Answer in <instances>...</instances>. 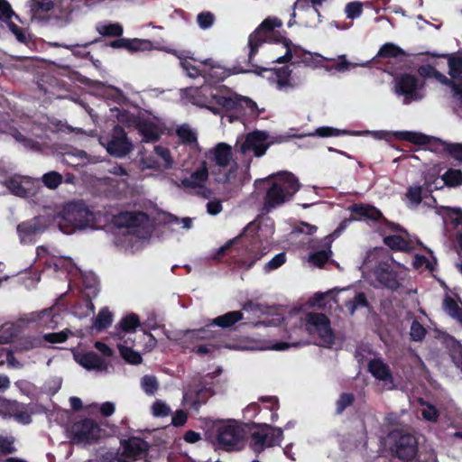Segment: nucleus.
Instances as JSON below:
<instances>
[{"label": "nucleus", "instance_id": "nucleus-1", "mask_svg": "<svg viewBox=\"0 0 462 462\" xmlns=\"http://www.w3.org/2000/svg\"><path fill=\"white\" fill-rule=\"evenodd\" d=\"M254 184L257 189H260V185H264L263 206L266 212L290 201L300 187L298 179L291 172L256 180Z\"/></svg>", "mask_w": 462, "mask_h": 462}, {"label": "nucleus", "instance_id": "nucleus-2", "mask_svg": "<svg viewBox=\"0 0 462 462\" xmlns=\"http://www.w3.org/2000/svg\"><path fill=\"white\" fill-rule=\"evenodd\" d=\"M235 251L236 254H233V257H237L235 260L236 265L238 268H245L246 270L251 269L268 252L266 247L263 246L259 237L253 236L250 239L247 237H236L220 246L215 252L212 258L216 261H220L225 255L234 254Z\"/></svg>", "mask_w": 462, "mask_h": 462}, {"label": "nucleus", "instance_id": "nucleus-3", "mask_svg": "<svg viewBox=\"0 0 462 462\" xmlns=\"http://www.w3.org/2000/svg\"><path fill=\"white\" fill-rule=\"evenodd\" d=\"M282 23L276 17H267L260 25L249 35L248 38V65L251 69H239L236 73H249L253 72L256 75L262 76L263 72L269 70L267 68L260 67L253 63L254 56L257 54L259 47L264 42L280 43L286 37L282 36L275 28L282 27Z\"/></svg>", "mask_w": 462, "mask_h": 462}, {"label": "nucleus", "instance_id": "nucleus-4", "mask_svg": "<svg viewBox=\"0 0 462 462\" xmlns=\"http://www.w3.org/2000/svg\"><path fill=\"white\" fill-rule=\"evenodd\" d=\"M201 92H208L212 101L219 107L228 111H235L237 116H258L261 111L257 104L247 97H243L231 90L225 85L211 86L205 85L200 87Z\"/></svg>", "mask_w": 462, "mask_h": 462}, {"label": "nucleus", "instance_id": "nucleus-5", "mask_svg": "<svg viewBox=\"0 0 462 462\" xmlns=\"http://www.w3.org/2000/svg\"><path fill=\"white\" fill-rule=\"evenodd\" d=\"M221 370L217 369L189 385L183 393V400L191 409L199 411L202 405L208 402L209 398L216 394L217 390L221 387L218 379Z\"/></svg>", "mask_w": 462, "mask_h": 462}, {"label": "nucleus", "instance_id": "nucleus-6", "mask_svg": "<svg viewBox=\"0 0 462 462\" xmlns=\"http://www.w3.org/2000/svg\"><path fill=\"white\" fill-rule=\"evenodd\" d=\"M94 222V213L83 202L72 201L64 206L59 226L63 233L72 234L91 227Z\"/></svg>", "mask_w": 462, "mask_h": 462}, {"label": "nucleus", "instance_id": "nucleus-7", "mask_svg": "<svg viewBox=\"0 0 462 462\" xmlns=\"http://www.w3.org/2000/svg\"><path fill=\"white\" fill-rule=\"evenodd\" d=\"M390 437L392 439L390 452L393 457L402 462H411L416 459L419 453V443L415 435L403 430H395Z\"/></svg>", "mask_w": 462, "mask_h": 462}, {"label": "nucleus", "instance_id": "nucleus-8", "mask_svg": "<svg viewBox=\"0 0 462 462\" xmlns=\"http://www.w3.org/2000/svg\"><path fill=\"white\" fill-rule=\"evenodd\" d=\"M244 319V314L240 310L228 311L221 316L215 318L211 323L199 329L186 330L181 338L183 343L192 342L194 340H202L212 337L213 331L211 328L217 326L223 328H231L233 325Z\"/></svg>", "mask_w": 462, "mask_h": 462}, {"label": "nucleus", "instance_id": "nucleus-9", "mask_svg": "<svg viewBox=\"0 0 462 462\" xmlns=\"http://www.w3.org/2000/svg\"><path fill=\"white\" fill-rule=\"evenodd\" d=\"M352 214L360 217H365L375 222H379L377 231L380 236H385L388 232L403 233L408 235V231L398 223L388 220L380 209L372 205L363 203L353 204L350 207Z\"/></svg>", "mask_w": 462, "mask_h": 462}, {"label": "nucleus", "instance_id": "nucleus-10", "mask_svg": "<svg viewBox=\"0 0 462 462\" xmlns=\"http://www.w3.org/2000/svg\"><path fill=\"white\" fill-rule=\"evenodd\" d=\"M70 440L75 445L97 442L101 434L100 426L92 419L75 421L70 427Z\"/></svg>", "mask_w": 462, "mask_h": 462}, {"label": "nucleus", "instance_id": "nucleus-11", "mask_svg": "<svg viewBox=\"0 0 462 462\" xmlns=\"http://www.w3.org/2000/svg\"><path fill=\"white\" fill-rule=\"evenodd\" d=\"M373 273L376 282L386 289L395 291L401 287L396 263L392 256L379 261Z\"/></svg>", "mask_w": 462, "mask_h": 462}, {"label": "nucleus", "instance_id": "nucleus-12", "mask_svg": "<svg viewBox=\"0 0 462 462\" xmlns=\"http://www.w3.org/2000/svg\"><path fill=\"white\" fill-rule=\"evenodd\" d=\"M50 220L45 216H37L17 225L16 230L22 244H34L37 237L48 228Z\"/></svg>", "mask_w": 462, "mask_h": 462}, {"label": "nucleus", "instance_id": "nucleus-13", "mask_svg": "<svg viewBox=\"0 0 462 462\" xmlns=\"http://www.w3.org/2000/svg\"><path fill=\"white\" fill-rule=\"evenodd\" d=\"M393 82L394 93L398 96H403L405 104L420 98L418 90L423 87V83L420 84L415 75L410 73L397 74L394 76Z\"/></svg>", "mask_w": 462, "mask_h": 462}, {"label": "nucleus", "instance_id": "nucleus-14", "mask_svg": "<svg viewBox=\"0 0 462 462\" xmlns=\"http://www.w3.org/2000/svg\"><path fill=\"white\" fill-rule=\"evenodd\" d=\"M102 144L111 156L116 158H123L133 150L131 140L128 138L124 127L119 125L113 127L110 139Z\"/></svg>", "mask_w": 462, "mask_h": 462}, {"label": "nucleus", "instance_id": "nucleus-15", "mask_svg": "<svg viewBox=\"0 0 462 462\" xmlns=\"http://www.w3.org/2000/svg\"><path fill=\"white\" fill-rule=\"evenodd\" d=\"M307 327L310 331H316L328 346L335 343V335L330 326L329 319L323 313H309L307 315Z\"/></svg>", "mask_w": 462, "mask_h": 462}, {"label": "nucleus", "instance_id": "nucleus-16", "mask_svg": "<svg viewBox=\"0 0 462 462\" xmlns=\"http://www.w3.org/2000/svg\"><path fill=\"white\" fill-rule=\"evenodd\" d=\"M244 437V428L235 420H228L217 428V440L226 449L239 444Z\"/></svg>", "mask_w": 462, "mask_h": 462}, {"label": "nucleus", "instance_id": "nucleus-17", "mask_svg": "<svg viewBox=\"0 0 462 462\" xmlns=\"http://www.w3.org/2000/svg\"><path fill=\"white\" fill-rule=\"evenodd\" d=\"M121 456L127 462L142 459L148 455L150 444L140 437H129L120 440Z\"/></svg>", "mask_w": 462, "mask_h": 462}, {"label": "nucleus", "instance_id": "nucleus-18", "mask_svg": "<svg viewBox=\"0 0 462 462\" xmlns=\"http://www.w3.org/2000/svg\"><path fill=\"white\" fill-rule=\"evenodd\" d=\"M27 404L8 399H0V416L14 417L18 422L27 425L32 422V412Z\"/></svg>", "mask_w": 462, "mask_h": 462}, {"label": "nucleus", "instance_id": "nucleus-19", "mask_svg": "<svg viewBox=\"0 0 462 462\" xmlns=\"http://www.w3.org/2000/svg\"><path fill=\"white\" fill-rule=\"evenodd\" d=\"M267 139L268 134L263 131L249 133L241 145V152L245 153L252 151L256 157H261L266 152L269 147V143H266Z\"/></svg>", "mask_w": 462, "mask_h": 462}, {"label": "nucleus", "instance_id": "nucleus-20", "mask_svg": "<svg viewBox=\"0 0 462 462\" xmlns=\"http://www.w3.org/2000/svg\"><path fill=\"white\" fill-rule=\"evenodd\" d=\"M232 148L226 143H218L205 152L207 163L208 162L210 166L214 164L219 168L227 167L232 160Z\"/></svg>", "mask_w": 462, "mask_h": 462}, {"label": "nucleus", "instance_id": "nucleus-21", "mask_svg": "<svg viewBox=\"0 0 462 462\" xmlns=\"http://www.w3.org/2000/svg\"><path fill=\"white\" fill-rule=\"evenodd\" d=\"M148 215L144 212L122 211L114 216L113 223L117 227H140L148 221Z\"/></svg>", "mask_w": 462, "mask_h": 462}, {"label": "nucleus", "instance_id": "nucleus-22", "mask_svg": "<svg viewBox=\"0 0 462 462\" xmlns=\"http://www.w3.org/2000/svg\"><path fill=\"white\" fill-rule=\"evenodd\" d=\"M394 136L399 140L410 142L417 145H431L435 151L439 150L436 137H431L421 133L411 131H399L394 133Z\"/></svg>", "mask_w": 462, "mask_h": 462}, {"label": "nucleus", "instance_id": "nucleus-23", "mask_svg": "<svg viewBox=\"0 0 462 462\" xmlns=\"http://www.w3.org/2000/svg\"><path fill=\"white\" fill-rule=\"evenodd\" d=\"M76 361L87 370L106 371L107 364L94 351H88L75 356Z\"/></svg>", "mask_w": 462, "mask_h": 462}, {"label": "nucleus", "instance_id": "nucleus-24", "mask_svg": "<svg viewBox=\"0 0 462 462\" xmlns=\"http://www.w3.org/2000/svg\"><path fill=\"white\" fill-rule=\"evenodd\" d=\"M208 179V167L206 161H202L200 166L193 171L189 177L183 178L180 184L185 189H196Z\"/></svg>", "mask_w": 462, "mask_h": 462}, {"label": "nucleus", "instance_id": "nucleus-25", "mask_svg": "<svg viewBox=\"0 0 462 462\" xmlns=\"http://www.w3.org/2000/svg\"><path fill=\"white\" fill-rule=\"evenodd\" d=\"M60 319V315L55 312L53 308H50L35 314L32 319L37 323L39 328L54 329L57 328Z\"/></svg>", "mask_w": 462, "mask_h": 462}, {"label": "nucleus", "instance_id": "nucleus-26", "mask_svg": "<svg viewBox=\"0 0 462 462\" xmlns=\"http://www.w3.org/2000/svg\"><path fill=\"white\" fill-rule=\"evenodd\" d=\"M139 133L143 138V141L157 142L162 134V128L154 122L148 119H142L136 125Z\"/></svg>", "mask_w": 462, "mask_h": 462}, {"label": "nucleus", "instance_id": "nucleus-27", "mask_svg": "<svg viewBox=\"0 0 462 462\" xmlns=\"http://www.w3.org/2000/svg\"><path fill=\"white\" fill-rule=\"evenodd\" d=\"M368 371L374 378L380 381H388L393 378L389 365L380 358H374L369 361Z\"/></svg>", "mask_w": 462, "mask_h": 462}, {"label": "nucleus", "instance_id": "nucleus-28", "mask_svg": "<svg viewBox=\"0 0 462 462\" xmlns=\"http://www.w3.org/2000/svg\"><path fill=\"white\" fill-rule=\"evenodd\" d=\"M383 244L393 251L409 252L412 249L411 241L400 235L385 236Z\"/></svg>", "mask_w": 462, "mask_h": 462}, {"label": "nucleus", "instance_id": "nucleus-29", "mask_svg": "<svg viewBox=\"0 0 462 462\" xmlns=\"http://www.w3.org/2000/svg\"><path fill=\"white\" fill-rule=\"evenodd\" d=\"M140 326V319L135 313L128 314L121 319L119 323L116 325V333H132Z\"/></svg>", "mask_w": 462, "mask_h": 462}, {"label": "nucleus", "instance_id": "nucleus-30", "mask_svg": "<svg viewBox=\"0 0 462 462\" xmlns=\"http://www.w3.org/2000/svg\"><path fill=\"white\" fill-rule=\"evenodd\" d=\"M293 47V64L302 63L308 67H316L318 60L310 51L303 50L300 46L292 43Z\"/></svg>", "mask_w": 462, "mask_h": 462}, {"label": "nucleus", "instance_id": "nucleus-31", "mask_svg": "<svg viewBox=\"0 0 462 462\" xmlns=\"http://www.w3.org/2000/svg\"><path fill=\"white\" fill-rule=\"evenodd\" d=\"M101 41H102L101 38H97V39H94V40H92L90 42H85L83 44H79V43L65 44V43H58V42H53V43H51V44L52 46H54V47H61V48L69 50V51H71L72 54L77 56V57L88 58L90 55V52L87 51L85 50H79V48L86 49L88 46H90L91 44L99 42Z\"/></svg>", "mask_w": 462, "mask_h": 462}, {"label": "nucleus", "instance_id": "nucleus-32", "mask_svg": "<svg viewBox=\"0 0 462 462\" xmlns=\"http://www.w3.org/2000/svg\"><path fill=\"white\" fill-rule=\"evenodd\" d=\"M439 146V150L447 152L453 159L462 164V143H448L440 139H436Z\"/></svg>", "mask_w": 462, "mask_h": 462}, {"label": "nucleus", "instance_id": "nucleus-33", "mask_svg": "<svg viewBox=\"0 0 462 462\" xmlns=\"http://www.w3.org/2000/svg\"><path fill=\"white\" fill-rule=\"evenodd\" d=\"M440 57L448 59V75L452 79H461L462 74V55L443 54Z\"/></svg>", "mask_w": 462, "mask_h": 462}, {"label": "nucleus", "instance_id": "nucleus-34", "mask_svg": "<svg viewBox=\"0 0 462 462\" xmlns=\"http://www.w3.org/2000/svg\"><path fill=\"white\" fill-rule=\"evenodd\" d=\"M443 309L448 316L455 319L462 326V309L452 297H445Z\"/></svg>", "mask_w": 462, "mask_h": 462}, {"label": "nucleus", "instance_id": "nucleus-35", "mask_svg": "<svg viewBox=\"0 0 462 462\" xmlns=\"http://www.w3.org/2000/svg\"><path fill=\"white\" fill-rule=\"evenodd\" d=\"M277 78V88L279 89H287L294 88L291 81V70L287 67H282L274 69Z\"/></svg>", "mask_w": 462, "mask_h": 462}, {"label": "nucleus", "instance_id": "nucleus-36", "mask_svg": "<svg viewBox=\"0 0 462 462\" xmlns=\"http://www.w3.org/2000/svg\"><path fill=\"white\" fill-rule=\"evenodd\" d=\"M406 56V52L393 42L384 43L377 52L378 58H399Z\"/></svg>", "mask_w": 462, "mask_h": 462}, {"label": "nucleus", "instance_id": "nucleus-37", "mask_svg": "<svg viewBox=\"0 0 462 462\" xmlns=\"http://www.w3.org/2000/svg\"><path fill=\"white\" fill-rule=\"evenodd\" d=\"M344 306L352 316L358 308H367L369 302L364 292H357L352 300H346Z\"/></svg>", "mask_w": 462, "mask_h": 462}, {"label": "nucleus", "instance_id": "nucleus-38", "mask_svg": "<svg viewBox=\"0 0 462 462\" xmlns=\"http://www.w3.org/2000/svg\"><path fill=\"white\" fill-rule=\"evenodd\" d=\"M444 184L450 188H456L462 185V171L458 169L449 168L441 176Z\"/></svg>", "mask_w": 462, "mask_h": 462}, {"label": "nucleus", "instance_id": "nucleus-39", "mask_svg": "<svg viewBox=\"0 0 462 462\" xmlns=\"http://www.w3.org/2000/svg\"><path fill=\"white\" fill-rule=\"evenodd\" d=\"M113 321V315L109 311L108 308H103L98 312L94 321V327L98 330L102 331L106 329Z\"/></svg>", "mask_w": 462, "mask_h": 462}, {"label": "nucleus", "instance_id": "nucleus-40", "mask_svg": "<svg viewBox=\"0 0 462 462\" xmlns=\"http://www.w3.org/2000/svg\"><path fill=\"white\" fill-rule=\"evenodd\" d=\"M96 29L100 35L108 37H120L124 32L123 26L119 23H98Z\"/></svg>", "mask_w": 462, "mask_h": 462}, {"label": "nucleus", "instance_id": "nucleus-41", "mask_svg": "<svg viewBox=\"0 0 462 462\" xmlns=\"http://www.w3.org/2000/svg\"><path fill=\"white\" fill-rule=\"evenodd\" d=\"M11 134L16 142L22 143L26 149H29L32 151H40L41 150V144L39 142L35 141L34 139L26 137L17 129H14L11 133Z\"/></svg>", "mask_w": 462, "mask_h": 462}, {"label": "nucleus", "instance_id": "nucleus-42", "mask_svg": "<svg viewBox=\"0 0 462 462\" xmlns=\"http://www.w3.org/2000/svg\"><path fill=\"white\" fill-rule=\"evenodd\" d=\"M355 395L352 393H342L336 402V414L340 415L344 411L355 402Z\"/></svg>", "mask_w": 462, "mask_h": 462}, {"label": "nucleus", "instance_id": "nucleus-43", "mask_svg": "<svg viewBox=\"0 0 462 462\" xmlns=\"http://www.w3.org/2000/svg\"><path fill=\"white\" fill-rule=\"evenodd\" d=\"M42 180L45 187L55 189L62 183L63 177L60 172L51 171L43 174Z\"/></svg>", "mask_w": 462, "mask_h": 462}, {"label": "nucleus", "instance_id": "nucleus-44", "mask_svg": "<svg viewBox=\"0 0 462 462\" xmlns=\"http://www.w3.org/2000/svg\"><path fill=\"white\" fill-rule=\"evenodd\" d=\"M41 346H42V338L41 337H29L21 339L16 347L20 351H29Z\"/></svg>", "mask_w": 462, "mask_h": 462}, {"label": "nucleus", "instance_id": "nucleus-45", "mask_svg": "<svg viewBox=\"0 0 462 462\" xmlns=\"http://www.w3.org/2000/svg\"><path fill=\"white\" fill-rule=\"evenodd\" d=\"M269 433L254 431L251 434V447L254 451H261L264 445L268 446Z\"/></svg>", "mask_w": 462, "mask_h": 462}, {"label": "nucleus", "instance_id": "nucleus-46", "mask_svg": "<svg viewBox=\"0 0 462 462\" xmlns=\"http://www.w3.org/2000/svg\"><path fill=\"white\" fill-rule=\"evenodd\" d=\"M269 307L255 303L252 300H247L244 303L242 310L245 312L252 313L255 318H261L262 315L268 313Z\"/></svg>", "mask_w": 462, "mask_h": 462}, {"label": "nucleus", "instance_id": "nucleus-47", "mask_svg": "<svg viewBox=\"0 0 462 462\" xmlns=\"http://www.w3.org/2000/svg\"><path fill=\"white\" fill-rule=\"evenodd\" d=\"M423 188L421 186H410L406 191V198L411 202V206H419L423 199Z\"/></svg>", "mask_w": 462, "mask_h": 462}, {"label": "nucleus", "instance_id": "nucleus-48", "mask_svg": "<svg viewBox=\"0 0 462 462\" xmlns=\"http://www.w3.org/2000/svg\"><path fill=\"white\" fill-rule=\"evenodd\" d=\"M122 357L131 365H139L143 361L142 356L128 346H119Z\"/></svg>", "mask_w": 462, "mask_h": 462}, {"label": "nucleus", "instance_id": "nucleus-49", "mask_svg": "<svg viewBox=\"0 0 462 462\" xmlns=\"http://www.w3.org/2000/svg\"><path fill=\"white\" fill-rule=\"evenodd\" d=\"M332 252L328 250H319L310 255V261L318 267H323L331 256Z\"/></svg>", "mask_w": 462, "mask_h": 462}, {"label": "nucleus", "instance_id": "nucleus-50", "mask_svg": "<svg viewBox=\"0 0 462 462\" xmlns=\"http://www.w3.org/2000/svg\"><path fill=\"white\" fill-rule=\"evenodd\" d=\"M177 135L184 144H192L197 142L196 134L188 126H180L177 129Z\"/></svg>", "mask_w": 462, "mask_h": 462}, {"label": "nucleus", "instance_id": "nucleus-51", "mask_svg": "<svg viewBox=\"0 0 462 462\" xmlns=\"http://www.w3.org/2000/svg\"><path fill=\"white\" fill-rule=\"evenodd\" d=\"M142 388L148 395H153L158 390L159 384L153 375H144L141 381Z\"/></svg>", "mask_w": 462, "mask_h": 462}, {"label": "nucleus", "instance_id": "nucleus-52", "mask_svg": "<svg viewBox=\"0 0 462 462\" xmlns=\"http://www.w3.org/2000/svg\"><path fill=\"white\" fill-rule=\"evenodd\" d=\"M69 333V329H65L57 333L44 334L42 337V342L45 341L51 344L63 343L68 339Z\"/></svg>", "mask_w": 462, "mask_h": 462}, {"label": "nucleus", "instance_id": "nucleus-53", "mask_svg": "<svg viewBox=\"0 0 462 462\" xmlns=\"http://www.w3.org/2000/svg\"><path fill=\"white\" fill-rule=\"evenodd\" d=\"M425 328L416 319H414L411 325V338L413 341L419 342L421 341L426 336Z\"/></svg>", "mask_w": 462, "mask_h": 462}, {"label": "nucleus", "instance_id": "nucleus-54", "mask_svg": "<svg viewBox=\"0 0 462 462\" xmlns=\"http://www.w3.org/2000/svg\"><path fill=\"white\" fill-rule=\"evenodd\" d=\"M155 153L163 161L165 169H171L173 166V160L171 152L168 148L158 145L154 148Z\"/></svg>", "mask_w": 462, "mask_h": 462}, {"label": "nucleus", "instance_id": "nucleus-55", "mask_svg": "<svg viewBox=\"0 0 462 462\" xmlns=\"http://www.w3.org/2000/svg\"><path fill=\"white\" fill-rule=\"evenodd\" d=\"M13 16L19 19L18 15L12 9L11 5L6 0H0V20L6 23Z\"/></svg>", "mask_w": 462, "mask_h": 462}, {"label": "nucleus", "instance_id": "nucleus-56", "mask_svg": "<svg viewBox=\"0 0 462 462\" xmlns=\"http://www.w3.org/2000/svg\"><path fill=\"white\" fill-rule=\"evenodd\" d=\"M127 51L131 52L139 51H146L151 47V42L149 40H141V39H129Z\"/></svg>", "mask_w": 462, "mask_h": 462}, {"label": "nucleus", "instance_id": "nucleus-57", "mask_svg": "<svg viewBox=\"0 0 462 462\" xmlns=\"http://www.w3.org/2000/svg\"><path fill=\"white\" fill-rule=\"evenodd\" d=\"M286 262V254L284 252L277 254L271 261L265 263L263 270L266 273L276 270Z\"/></svg>", "mask_w": 462, "mask_h": 462}, {"label": "nucleus", "instance_id": "nucleus-58", "mask_svg": "<svg viewBox=\"0 0 462 462\" xmlns=\"http://www.w3.org/2000/svg\"><path fill=\"white\" fill-rule=\"evenodd\" d=\"M14 440L12 436H0V452L5 455L14 453L16 451L14 446Z\"/></svg>", "mask_w": 462, "mask_h": 462}, {"label": "nucleus", "instance_id": "nucleus-59", "mask_svg": "<svg viewBox=\"0 0 462 462\" xmlns=\"http://www.w3.org/2000/svg\"><path fill=\"white\" fill-rule=\"evenodd\" d=\"M286 48V52L283 56L273 60V63H287L293 59V47L291 40L285 38L281 42Z\"/></svg>", "mask_w": 462, "mask_h": 462}, {"label": "nucleus", "instance_id": "nucleus-60", "mask_svg": "<svg viewBox=\"0 0 462 462\" xmlns=\"http://www.w3.org/2000/svg\"><path fill=\"white\" fill-rule=\"evenodd\" d=\"M215 21V16L210 12H201L197 16V22L199 26L203 29H208L210 28Z\"/></svg>", "mask_w": 462, "mask_h": 462}, {"label": "nucleus", "instance_id": "nucleus-61", "mask_svg": "<svg viewBox=\"0 0 462 462\" xmlns=\"http://www.w3.org/2000/svg\"><path fill=\"white\" fill-rule=\"evenodd\" d=\"M180 66L189 78L196 79L202 76L201 70L187 59H180Z\"/></svg>", "mask_w": 462, "mask_h": 462}, {"label": "nucleus", "instance_id": "nucleus-62", "mask_svg": "<svg viewBox=\"0 0 462 462\" xmlns=\"http://www.w3.org/2000/svg\"><path fill=\"white\" fill-rule=\"evenodd\" d=\"M99 462H127V460L124 459L121 456L120 449L116 451L109 450L100 455Z\"/></svg>", "mask_w": 462, "mask_h": 462}, {"label": "nucleus", "instance_id": "nucleus-63", "mask_svg": "<svg viewBox=\"0 0 462 462\" xmlns=\"http://www.w3.org/2000/svg\"><path fill=\"white\" fill-rule=\"evenodd\" d=\"M152 411L155 417H166L171 413V409L165 402L157 400L152 406Z\"/></svg>", "mask_w": 462, "mask_h": 462}, {"label": "nucleus", "instance_id": "nucleus-64", "mask_svg": "<svg viewBox=\"0 0 462 462\" xmlns=\"http://www.w3.org/2000/svg\"><path fill=\"white\" fill-rule=\"evenodd\" d=\"M421 415L424 420L430 422H436L439 417V412L434 405L427 403L426 408L421 411Z\"/></svg>", "mask_w": 462, "mask_h": 462}]
</instances>
